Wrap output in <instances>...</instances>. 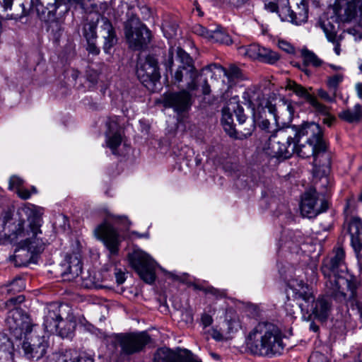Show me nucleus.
<instances>
[{"instance_id": "obj_1", "label": "nucleus", "mask_w": 362, "mask_h": 362, "mask_svg": "<svg viewBox=\"0 0 362 362\" xmlns=\"http://www.w3.org/2000/svg\"><path fill=\"white\" fill-rule=\"evenodd\" d=\"M345 252L342 247L333 250V255L323 259L320 270L326 280L327 293L336 300L346 299L343 286L350 291L349 303L353 309L356 308L362 315V287H358L355 282L343 276L346 270L345 265Z\"/></svg>"}, {"instance_id": "obj_2", "label": "nucleus", "mask_w": 362, "mask_h": 362, "mask_svg": "<svg viewBox=\"0 0 362 362\" xmlns=\"http://www.w3.org/2000/svg\"><path fill=\"white\" fill-rule=\"evenodd\" d=\"M295 152L299 157H313L315 168L322 167L325 173L331 167V158L327 152V144L322 138L320 125L315 122H305L297 127Z\"/></svg>"}, {"instance_id": "obj_3", "label": "nucleus", "mask_w": 362, "mask_h": 362, "mask_svg": "<svg viewBox=\"0 0 362 362\" xmlns=\"http://www.w3.org/2000/svg\"><path fill=\"white\" fill-rule=\"evenodd\" d=\"M18 214L22 218L25 216L27 218L28 225L25 228V221L21 219L18 223L13 234L16 238H24L19 243L20 248L18 251H26L33 255L42 252L47 242L42 238L38 237L42 233L40 228L42 226V209L35 205H26L18 210Z\"/></svg>"}, {"instance_id": "obj_4", "label": "nucleus", "mask_w": 362, "mask_h": 362, "mask_svg": "<svg viewBox=\"0 0 362 362\" xmlns=\"http://www.w3.org/2000/svg\"><path fill=\"white\" fill-rule=\"evenodd\" d=\"M164 64L166 70L170 72L175 84L184 83L189 90L197 89V78L203 75L196 69L192 57L182 48L170 47Z\"/></svg>"}, {"instance_id": "obj_5", "label": "nucleus", "mask_w": 362, "mask_h": 362, "mask_svg": "<svg viewBox=\"0 0 362 362\" xmlns=\"http://www.w3.org/2000/svg\"><path fill=\"white\" fill-rule=\"evenodd\" d=\"M247 346L253 355H274L283 349L281 332L272 322H259L249 333Z\"/></svg>"}, {"instance_id": "obj_6", "label": "nucleus", "mask_w": 362, "mask_h": 362, "mask_svg": "<svg viewBox=\"0 0 362 362\" xmlns=\"http://www.w3.org/2000/svg\"><path fill=\"white\" fill-rule=\"evenodd\" d=\"M36 6L38 17L46 24V29L52 40L58 42L64 33V17L68 12L67 5L63 1L54 0L53 4L47 3L44 6L45 0H38Z\"/></svg>"}, {"instance_id": "obj_7", "label": "nucleus", "mask_w": 362, "mask_h": 362, "mask_svg": "<svg viewBox=\"0 0 362 362\" xmlns=\"http://www.w3.org/2000/svg\"><path fill=\"white\" fill-rule=\"evenodd\" d=\"M152 343V338L146 332H130L115 334L112 337V344L118 349L120 358H129L144 352Z\"/></svg>"}, {"instance_id": "obj_8", "label": "nucleus", "mask_w": 362, "mask_h": 362, "mask_svg": "<svg viewBox=\"0 0 362 362\" xmlns=\"http://www.w3.org/2000/svg\"><path fill=\"white\" fill-rule=\"evenodd\" d=\"M298 126H289L275 131L269 139V153L272 157L287 159L296 150V139Z\"/></svg>"}, {"instance_id": "obj_9", "label": "nucleus", "mask_w": 362, "mask_h": 362, "mask_svg": "<svg viewBox=\"0 0 362 362\" xmlns=\"http://www.w3.org/2000/svg\"><path fill=\"white\" fill-rule=\"evenodd\" d=\"M129 264L139 277L147 284L156 280V262L145 252L134 250L128 256Z\"/></svg>"}, {"instance_id": "obj_10", "label": "nucleus", "mask_w": 362, "mask_h": 362, "mask_svg": "<svg viewBox=\"0 0 362 362\" xmlns=\"http://www.w3.org/2000/svg\"><path fill=\"white\" fill-rule=\"evenodd\" d=\"M124 34L129 47L135 50L145 49L151 38V31L139 20L127 21L124 25Z\"/></svg>"}, {"instance_id": "obj_11", "label": "nucleus", "mask_w": 362, "mask_h": 362, "mask_svg": "<svg viewBox=\"0 0 362 362\" xmlns=\"http://www.w3.org/2000/svg\"><path fill=\"white\" fill-rule=\"evenodd\" d=\"M136 75L141 83L148 90H153L156 83L160 80L158 62L154 57L148 55L140 58L136 65Z\"/></svg>"}, {"instance_id": "obj_12", "label": "nucleus", "mask_w": 362, "mask_h": 362, "mask_svg": "<svg viewBox=\"0 0 362 362\" xmlns=\"http://www.w3.org/2000/svg\"><path fill=\"white\" fill-rule=\"evenodd\" d=\"M6 325L10 333L17 339L31 333L32 325L28 315L23 309H11L8 312Z\"/></svg>"}, {"instance_id": "obj_13", "label": "nucleus", "mask_w": 362, "mask_h": 362, "mask_svg": "<svg viewBox=\"0 0 362 362\" xmlns=\"http://www.w3.org/2000/svg\"><path fill=\"white\" fill-rule=\"evenodd\" d=\"M301 214L307 218L316 217L328 209V202L325 198H320L315 188H310L304 193L300 205Z\"/></svg>"}, {"instance_id": "obj_14", "label": "nucleus", "mask_w": 362, "mask_h": 362, "mask_svg": "<svg viewBox=\"0 0 362 362\" xmlns=\"http://www.w3.org/2000/svg\"><path fill=\"white\" fill-rule=\"evenodd\" d=\"M49 348V343L47 337L35 334L26 337L22 344L25 356L29 359L36 361L45 356Z\"/></svg>"}, {"instance_id": "obj_15", "label": "nucleus", "mask_w": 362, "mask_h": 362, "mask_svg": "<svg viewBox=\"0 0 362 362\" xmlns=\"http://www.w3.org/2000/svg\"><path fill=\"white\" fill-rule=\"evenodd\" d=\"M190 91L186 88L165 94L163 99L164 106L173 108L178 115L187 112L193 104Z\"/></svg>"}, {"instance_id": "obj_16", "label": "nucleus", "mask_w": 362, "mask_h": 362, "mask_svg": "<svg viewBox=\"0 0 362 362\" xmlns=\"http://www.w3.org/2000/svg\"><path fill=\"white\" fill-rule=\"evenodd\" d=\"M334 11L339 21L343 23L354 20L358 11L362 20V0H335Z\"/></svg>"}, {"instance_id": "obj_17", "label": "nucleus", "mask_w": 362, "mask_h": 362, "mask_svg": "<svg viewBox=\"0 0 362 362\" xmlns=\"http://www.w3.org/2000/svg\"><path fill=\"white\" fill-rule=\"evenodd\" d=\"M280 18L295 25L305 23L308 18V4L305 0H290Z\"/></svg>"}, {"instance_id": "obj_18", "label": "nucleus", "mask_w": 362, "mask_h": 362, "mask_svg": "<svg viewBox=\"0 0 362 362\" xmlns=\"http://www.w3.org/2000/svg\"><path fill=\"white\" fill-rule=\"evenodd\" d=\"M221 124L225 132L230 136L237 139H246L250 136L255 129V121L252 119L249 122L243 129H235L233 124V114L228 107L222 109Z\"/></svg>"}, {"instance_id": "obj_19", "label": "nucleus", "mask_w": 362, "mask_h": 362, "mask_svg": "<svg viewBox=\"0 0 362 362\" xmlns=\"http://www.w3.org/2000/svg\"><path fill=\"white\" fill-rule=\"evenodd\" d=\"M239 51L241 54L252 60H258L269 64H274L280 59V56L277 52L269 48L262 47L259 44L254 43L241 47Z\"/></svg>"}, {"instance_id": "obj_20", "label": "nucleus", "mask_w": 362, "mask_h": 362, "mask_svg": "<svg viewBox=\"0 0 362 362\" xmlns=\"http://www.w3.org/2000/svg\"><path fill=\"white\" fill-rule=\"evenodd\" d=\"M95 233L103 242L111 255H117L120 240L119 233L114 227L105 221L96 227Z\"/></svg>"}, {"instance_id": "obj_21", "label": "nucleus", "mask_w": 362, "mask_h": 362, "mask_svg": "<svg viewBox=\"0 0 362 362\" xmlns=\"http://www.w3.org/2000/svg\"><path fill=\"white\" fill-rule=\"evenodd\" d=\"M201 74L209 76L211 78L223 75L228 78L230 83L242 78L240 69L235 64H230L228 68H225L217 64H211L201 70Z\"/></svg>"}, {"instance_id": "obj_22", "label": "nucleus", "mask_w": 362, "mask_h": 362, "mask_svg": "<svg viewBox=\"0 0 362 362\" xmlns=\"http://www.w3.org/2000/svg\"><path fill=\"white\" fill-rule=\"evenodd\" d=\"M325 292L327 291L325 290ZM327 295L319 296L317 299L314 298L309 307V317L313 315L315 319L325 322L327 320L332 308V303L330 299L332 296L326 293Z\"/></svg>"}, {"instance_id": "obj_23", "label": "nucleus", "mask_w": 362, "mask_h": 362, "mask_svg": "<svg viewBox=\"0 0 362 362\" xmlns=\"http://www.w3.org/2000/svg\"><path fill=\"white\" fill-rule=\"evenodd\" d=\"M287 90H291L298 97L304 99L308 102L313 108L315 112H322L325 114L327 112V106L320 103L317 98L310 94L307 88L300 84L297 83L293 81L289 80L286 86Z\"/></svg>"}, {"instance_id": "obj_24", "label": "nucleus", "mask_w": 362, "mask_h": 362, "mask_svg": "<svg viewBox=\"0 0 362 362\" xmlns=\"http://www.w3.org/2000/svg\"><path fill=\"white\" fill-rule=\"evenodd\" d=\"M339 22L336 16L327 18L320 23L327 40L334 45V51L337 55H339L341 53L340 42L343 40L342 35H337Z\"/></svg>"}, {"instance_id": "obj_25", "label": "nucleus", "mask_w": 362, "mask_h": 362, "mask_svg": "<svg viewBox=\"0 0 362 362\" xmlns=\"http://www.w3.org/2000/svg\"><path fill=\"white\" fill-rule=\"evenodd\" d=\"M100 23V32L103 39V49L105 54H110L112 48L117 43L116 31L110 21L106 17H101Z\"/></svg>"}, {"instance_id": "obj_26", "label": "nucleus", "mask_w": 362, "mask_h": 362, "mask_svg": "<svg viewBox=\"0 0 362 362\" xmlns=\"http://www.w3.org/2000/svg\"><path fill=\"white\" fill-rule=\"evenodd\" d=\"M294 297L296 300H302L303 303H299L298 306L303 313H309V307L315 298V295L310 286L300 281L297 283V287L293 289Z\"/></svg>"}, {"instance_id": "obj_27", "label": "nucleus", "mask_w": 362, "mask_h": 362, "mask_svg": "<svg viewBox=\"0 0 362 362\" xmlns=\"http://www.w3.org/2000/svg\"><path fill=\"white\" fill-rule=\"evenodd\" d=\"M348 231L351 236V245L358 255L362 259V221L358 217L351 218L348 226Z\"/></svg>"}, {"instance_id": "obj_28", "label": "nucleus", "mask_w": 362, "mask_h": 362, "mask_svg": "<svg viewBox=\"0 0 362 362\" xmlns=\"http://www.w3.org/2000/svg\"><path fill=\"white\" fill-rule=\"evenodd\" d=\"M66 269L62 275L68 280L78 276L82 273V262L77 254L69 255L66 259Z\"/></svg>"}, {"instance_id": "obj_29", "label": "nucleus", "mask_w": 362, "mask_h": 362, "mask_svg": "<svg viewBox=\"0 0 362 362\" xmlns=\"http://www.w3.org/2000/svg\"><path fill=\"white\" fill-rule=\"evenodd\" d=\"M60 306H57L55 305H51L47 308V311L44 317L43 322V326L47 332H54L57 329L59 320L62 318L60 313Z\"/></svg>"}, {"instance_id": "obj_30", "label": "nucleus", "mask_w": 362, "mask_h": 362, "mask_svg": "<svg viewBox=\"0 0 362 362\" xmlns=\"http://www.w3.org/2000/svg\"><path fill=\"white\" fill-rule=\"evenodd\" d=\"M76 322L74 316L69 315L66 319L62 318L59 320V326L55 332L62 338H71L74 335Z\"/></svg>"}, {"instance_id": "obj_31", "label": "nucleus", "mask_w": 362, "mask_h": 362, "mask_svg": "<svg viewBox=\"0 0 362 362\" xmlns=\"http://www.w3.org/2000/svg\"><path fill=\"white\" fill-rule=\"evenodd\" d=\"M25 288V281L22 278H16L11 283L3 286L0 288V293L2 296H15L24 290Z\"/></svg>"}, {"instance_id": "obj_32", "label": "nucleus", "mask_w": 362, "mask_h": 362, "mask_svg": "<svg viewBox=\"0 0 362 362\" xmlns=\"http://www.w3.org/2000/svg\"><path fill=\"white\" fill-rule=\"evenodd\" d=\"M243 98L247 100L253 112L257 107L263 105L264 95L260 90H247L244 93Z\"/></svg>"}, {"instance_id": "obj_33", "label": "nucleus", "mask_w": 362, "mask_h": 362, "mask_svg": "<svg viewBox=\"0 0 362 362\" xmlns=\"http://www.w3.org/2000/svg\"><path fill=\"white\" fill-rule=\"evenodd\" d=\"M54 362H77L78 351L76 349H67L65 351L53 353L49 356Z\"/></svg>"}, {"instance_id": "obj_34", "label": "nucleus", "mask_w": 362, "mask_h": 362, "mask_svg": "<svg viewBox=\"0 0 362 362\" xmlns=\"http://www.w3.org/2000/svg\"><path fill=\"white\" fill-rule=\"evenodd\" d=\"M209 41L212 43H219L226 45H229L233 42L230 36L223 28L211 30Z\"/></svg>"}, {"instance_id": "obj_35", "label": "nucleus", "mask_w": 362, "mask_h": 362, "mask_svg": "<svg viewBox=\"0 0 362 362\" xmlns=\"http://www.w3.org/2000/svg\"><path fill=\"white\" fill-rule=\"evenodd\" d=\"M9 346L8 337L0 332V362H12V354L8 349Z\"/></svg>"}, {"instance_id": "obj_36", "label": "nucleus", "mask_w": 362, "mask_h": 362, "mask_svg": "<svg viewBox=\"0 0 362 362\" xmlns=\"http://www.w3.org/2000/svg\"><path fill=\"white\" fill-rule=\"evenodd\" d=\"M303 62L305 64L317 68L322 65L323 61L320 59L313 51L307 48L302 49L300 52Z\"/></svg>"}, {"instance_id": "obj_37", "label": "nucleus", "mask_w": 362, "mask_h": 362, "mask_svg": "<svg viewBox=\"0 0 362 362\" xmlns=\"http://www.w3.org/2000/svg\"><path fill=\"white\" fill-rule=\"evenodd\" d=\"M99 22V19L96 21H90L86 22L83 25V35L85 37L86 41H93L96 40L97 35V26L98 23Z\"/></svg>"}, {"instance_id": "obj_38", "label": "nucleus", "mask_w": 362, "mask_h": 362, "mask_svg": "<svg viewBox=\"0 0 362 362\" xmlns=\"http://www.w3.org/2000/svg\"><path fill=\"white\" fill-rule=\"evenodd\" d=\"M361 116V106L356 104L354 106V110H346L339 114V117L348 122L358 121Z\"/></svg>"}, {"instance_id": "obj_39", "label": "nucleus", "mask_w": 362, "mask_h": 362, "mask_svg": "<svg viewBox=\"0 0 362 362\" xmlns=\"http://www.w3.org/2000/svg\"><path fill=\"white\" fill-rule=\"evenodd\" d=\"M106 137L107 147L111 149L113 154L119 155L117 148L121 145L122 141L120 133L117 132L111 134H108V133H107Z\"/></svg>"}, {"instance_id": "obj_40", "label": "nucleus", "mask_w": 362, "mask_h": 362, "mask_svg": "<svg viewBox=\"0 0 362 362\" xmlns=\"http://www.w3.org/2000/svg\"><path fill=\"white\" fill-rule=\"evenodd\" d=\"M19 6V10L15 9V11L10 14V18L18 20L28 16L30 14L32 8V1L28 3L27 5L22 3Z\"/></svg>"}, {"instance_id": "obj_41", "label": "nucleus", "mask_w": 362, "mask_h": 362, "mask_svg": "<svg viewBox=\"0 0 362 362\" xmlns=\"http://www.w3.org/2000/svg\"><path fill=\"white\" fill-rule=\"evenodd\" d=\"M25 296L22 294L11 296L9 299L7 300V303L9 308L8 310L11 309H21L20 305L25 301Z\"/></svg>"}, {"instance_id": "obj_42", "label": "nucleus", "mask_w": 362, "mask_h": 362, "mask_svg": "<svg viewBox=\"0 0 362 362\" xmlns=\"http://www.w3.org/2000/svg\"><path fill=\"white\" fill-rule=\"evenodd\" d=\"M233 112L236 116L237 120L239 122V129H243L246 127H243L244 123H245L247 117L244 113L243 107L239 104L236 105V107H233Z\"/></svg>"}, {"instance_id": "obj_43", "label": "nucleus", "mask_w": 362, "mask_h": 362, "mask_svg": "<svg viewBox=\"0 0 362 362\" xmlns=\"http://www.w3.org/2000/svg\"><path fill=\"white\" fill-rule=\"evenodd\" d=\"M344 76L341 74H337L334 76H332L327 79V86L329 88L332 89L335 93L337 88L339 84L343 81Z\"/></svg>"}, {"instance_id": "obj_44", "label": "nucleus", "mask_w": 362, "mask_h": 362, "mask_svg": "<svg viewBox=\"0 0 362 362\" xmlns=\"http://www.w3.org/2000/svg\"><path fill=\"white\" fill-rule=\"evenodd\" d=\"M206 294L214 296L215 299H221L226 296L225 291L216 288L213 286H207Z\"/></svg>"}, {"instance_id": "obj_45", "label": "nucleus", "mask_w": 362, "mask_h": 362, "mask_svg": "<svg viewBox=\"0 0 362 362\" xmlns=\"http://www.w3.org/2000/svg\"><path fill=\"white\" fill-rule=\"evenodd\" d=\"M308 362H329V359L327 358V357L319 352V351H315V352H313L311 356H310L309 359H308Z\"/></svg>"}, {"instance_id": "obj_46", "label": "nucleus", "mask_w": 362, "mask_h": 362, "mask_svg": "<svg viewBox=\"0 0 362 362\" xmlns=\"http://www.w3.org/2000/svg\"><path fill=\"white\" fill-rule=\"evenodd\" d=\"M317 95L325 101L332 103L335 100V93L334 92L332 95H329L326 90L320 88L317 90Z\"/></svg>"}, {"instance_id": "obj_47", "label": "nucleus", "mask_w": 362, "mask_h": 362, "mask_svg": "<svg viewBox=\"0 0 362 362\" xmlns=\"http://www.w3.org/2000/svg\"><path fill=\"white\" fill-rule=\"evenodd\" d=\"M87 47L86 50L92 55H98L100 52V48L96 45V40L86 41Z\"/></svg>"}, {"instance_id": "obj_48", "label": "nucleus", "mask_w": 362, "mask_h": 362, "mask_svg": "<svg viewBox=\"0 0 362 362\" xmlns=\"http://www.w3.org/2000/svg\"><path fill=\"white\" fill-rule=\"evenodd\" d=\"M347 32L352 35L356 40L362 38V26L360 25L347 29Z\"/></svg>"}, {"instance_id": "obj_49", "label": "nucleus", "mask_w": 362, "mask_h": 362, "mask_svg": "<svg viewBox=\"0 0 362 362\" xmlns=\"http://www.w3.org/2000/svg\"><path fill=\"white\" fill-rule=\"evenodd\" d=\"M211 30H209L206 28L198 25L194 28V33H197L199 35H201L202 37H204L209 40L210 33Z\"/></svg>"}, {"instance_id": "obj_50", "label": "nucleus", "mask_w": 362, "mask_h": 362, "mask_svg": "<svg viewBox=\"0 0 362 362\" xmlns=\"http://www.w3.org/2000/svg\"><path fill=\"white\" fill-rule=\"evenodd\" d=\"M264 8L270 12H276L280 16V8L272 0H266L264 3Z\"/></svg>"}, {"instance_id": "obj_51", "label": "nucleus", "mask_w": 362, "mask_h": 362, "mask_svg": "<svg viewBox=\"0 0 362 362\" xmlns=\"http://www.w3.org/2000/svg\"><path fill=\"white\" fill-rule=\"evenodd\" d=\"M294 307V301L291 300L288 297H287V300L284 303V308L287 313V315L293 316L295 314L296 311Z\"/></svg>"}, {"instance_id": "obj_52", "label": "nucleus", "mask_w": 362, "mask_h": 362, "mask_svg": "<svg viewBox=\"0 0 362 362\" xmlns=\"http://www.w3.org/2000/svg\"><path fill=\"white\" fill-rule=\"evenodd\" d=\"M106 127H107V131L105 132V134L107 135V133H108V134H111L113 133V132L117 128V123L113 120V119H108L106 122Z\"/></svg>"}, {"instance_id": "obj_53", "label": "nucleus", "mask_w": 362, "mask_h": 362, "mask_svg": "<svg viewBox=\"0 0 362 362\" xmlns=\"http://www.w3.org/2000/svg\"><path fill=\"white\" fill-rule=\"evenodd\" d=\"M17 194L20 198L24 200L28 199L31 197L30 191L23 187L17 189Z\"/></svg>"}, {"instance_id": "obj_54", "label": "nucleus", "mask_w": 362, "mask_h": 362, "mask_svg": "<svg viewBox=\"0 0 362 362\" xmlns=\"http://www.w3.org/2000/svg\"><path fill=\"white\" fill-rule=\"evenodd\" d=\"M22 185H23V180L19 177L15 176V175L11 177V178L9 180V185H10L11 189L14 187H16L18 189L19 187H21Z\"/></svg>"}, {"instance_id": "obj_55", "label": "nucleus", "mask_w": 362, "mask_h": 362, "mask_svg": "<svg viewBox=\"0 0 362 362\" xmlns=\"http://www.w3.org/2000/svg\"><path fill=\"white\" fill-rule=\"evenodd\" d=\"M327 112L325 114H323L322 112H317L319 115H321L324 116V118L322 119V122L324 124H327V126L330 127L332 125V123L334 118L329 114V108L327 107Z\"/></svg>"}, {"instance_id": "obj_56", "label": "nucleus", "mask_w": 362, "mask_h": 362, "mask_svg": "<svg viewBox=\"0 0 362 362\" xmlns=\"http://www.w3.org/2000/svg\"><path fill=\"white\" fill-rule=\"evenodd\" d=\"M279 47L287 53H291L293 51V47L291 45L284 40L279 42Z\"/></svg>"}, {"instance_id": "obj_57", "label": "nucleus", "mask_w": 362, "mask_h": 362, "mask_svg": "<svg viewBox=\"0 0 362 362\" xmlns=\"http://www.w3.org/2000/svg\"><path fill=\"white\" fill-rule=\"evenodd\" d=\"M201 322L204 327H206L212 324L213 318L210 315L207 313H204L202 315Z\"/></svg>"}, {"instance_id": "obj_58", "label": "nucleus", "mask_w": 362, "mask_h": 362, "mask_svg": "<svg viewBox=\"0 0 362 362\" xmlns=\"http://www.w3.org/2000/svg\"><path fill=\"white\" fill-rule=\"evenodd\" d=\"M14 0H0V7L3 8L4 11H8L11 10Z\"/></svg>"}, {"instance_id": "obj_59", "label": "nucleus", "mask_w": 362, "mask_h": 362, "mask_svg": "<svg viewBox=\"0 0 362 362\" xmlns=\"http://www.w3.org/2000/svg\"><path fill=\"white\" fill-rule=\"evenodd\" d=\"M115 279L117 284H122L126 280L125 274L120 270L117 271L115 272Z\"/></svg>"}, {"instance_id": "obj_60", "label": "nucleus", "mask_w": 362, "mask_h": 362, "mask_svg": "<svg viewBox=\"0 0 362 362\" xmlns=\"http://www.w3.org/2000/svg\"><path fill=\"white\" fill-rule=\"evenodd\" d=\"M270 125H271V124H270L269 119H262L259 123V128L262 130L267 132H270Z\"/></svg>"}, {"instance_id": "obj_61", "label": "nucleus", "mask_w": 362, "mask_h": 362, "mask_svg": "<svg viewBox=\"0 0 362 362\" xmlns=\"http://www.w3.org/2000/svg\"><path fill=\"white\" fill-rule=\"evenodd\" d=\"M211 335L215 340L218 341H221L223 339V334L216 329H213Z\"/></svg>"}, {"instance_id": "obj_62", "label": "nucleus", "mask_w": 362, "mask_h": 362, "mask_svg": "<svg viewBox=\"0 0 362 362\" xmlns=\"http://www.w3.org/2000/svg\"><path fill=\"white\" fill-rule=\"evenodd\" d=\"M206 78L204 80V84L202 85V93L204 95H209L211 92L210 86L208 84L206 78L209 76H205Z\"/></svg>"}, {"instance_id": "obj_63", "label": "nucleus", "mask_w": 362, "mask_h": 362, "mask_svg": "<svg viewBox=\"0 0 362 362\" xmlns=\"http://www.w3.org/2000/svg\"><path fill=\"white\" fill-rule=\"evenodd\" d=\"M77 362H94V361L92 357L86 356V354L81 356L78 353V360H77Z\"/></svg>"}, {"instance_id": "obj_64", "label": "nucleus", "mask_w": 362, "mask_h": 362, "mask_svg": "<svg viewBox=\"0 0 362 362\" xmlns=\"http://www.w3.org/2000/svg\"><path fill=\"white\" fill-rule=\"evenodd\" d=\"M308 64L303 62L302 65H299V69L301 70L306 76H310L312 75V71L308 69Z\"/></svg>"}]
</instances>
